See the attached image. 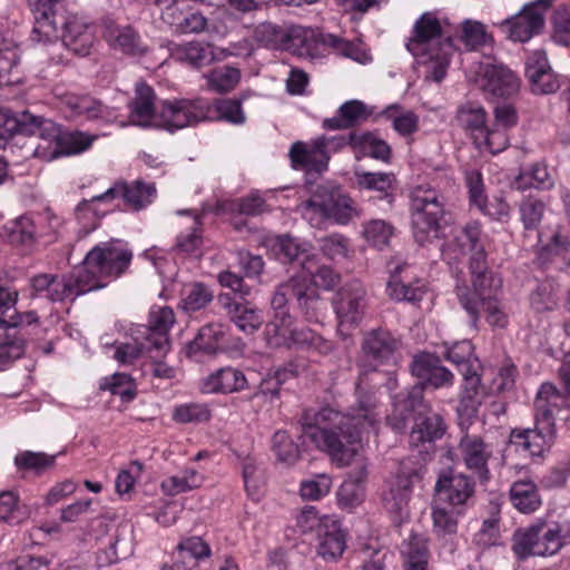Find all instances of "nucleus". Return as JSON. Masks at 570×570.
<instances>
[{"mask_svg":"<svg viewBox=\"0 0 570 570\" xmlns=\"http://www.w3.org/2000/svg\"><path fill=\"white\" fill-rule=\"evenodd\" d=\"M481 234L478 222L468 223L456 228L453 239L442 243L440 250L442 254L450 250L462 255L470 253V284L458 277L455 285L458 301L469 317L470 326L476 330L484 313L491 326L503 328L508 324V317L499 299L502 279L489 269Z\"/></svg>","mask_w":570,"mask_h":570,"instance_id":"obj_1","label":"nucleus"},{"mask_svg":"<svg viewBox=\"0 0 570 570\" xmlns=\"http://www.w3.org/2000/svg\"><path fill=\"white\" fill-rule=\"evenodd\" d=\"M132 253L118 240L101 243L91 248L81 268L69 275L39 274L31 278L35 295L51 302H63L107 286L129 267Z\"/></svg>","mask_w":570,"mask_h":570,"instance_id":"obj_2","label":"nucleus"},{"mask_svg":"<svg viewBox=\"0 0 570 570\" xmlns=\"http://www.w3.org/2000/svg\"><path fill=\"white\" fill-rule=\"evenodd\" d=\"M375 402L372 395L360 400L357 414L343 413L331 406L306 410L299 419L301 438L326 452L338 466L350 465L358 454L362 433L372 422Z\"/></svg>","mask_w":570,"mask_h":570,"instance_id":"obj_3","label":"nucleus"},{"mask_svg":"<svg viewBox=\"0 0 570 570\" xmlns=\"http://www.w3.org/2000/svg\"><path fill=\"white\" fill-rule=\"evenodd\" d=\"M421 387H410L404 394L395 396L394 410L387 415L389 425L400 432L406 428L409 415L413 416L414 424L411 428L409 443L411 448H420V453L433 448V443L441 439L446 430L443 417L433 411L424 396H421Z\"/></svg>","mask_w":570,"mask_h":570,"instance_id":"obj_4","label":"nucleus"},{"mask_svg":"<svg viewBox=\"0 0 570 570\" xmlns=\"http://www.w3.org/2000/svg\"><path fill=\"white\" fill-rule=\"evenodd\" d=\"M406 49L415 57L419 65L426 68L425 80L435 82L443 80L450 65L453 43L451 36L433 13L425 12L416 20Z\"/></svg>","mask_w":570,"mask_h":570,"instance_id":"obj_5","label":"nucleus"},{"mask_svg":"<svg viewBox=\"0 0 570 570\" xmlns=\"http://www.w3.org/2000/svg\"><path fill=\"white\" fill-rule=\"evenodd\" d=\"M564 405V397L551 383H543L535 400V422L533 429H513L510 444L517 451L531 456H541L549 451L556 439V413Z\"/></svg>","mask_w":570,"mask_h":570,"instance_id":"obj_6","label":"nucleus"},{"mask_svg":"<svg viewBox=\"0 0 570 570\" xmlns=\"http://www.w3.org/2000/svg\"><path fill=\"white\" fill-rule=\"evenodd\" d=\"M412 232L415 242L429 247L444 236L448 210L445 197L430 185H419L410 191Z\"/></svg>","mask_w":570,"mask_h":570,"instance_id":"obj_7","label":"nucleus"},{"mask_svg":"<svg viewBox=\"0 0 570 570\" xmlns=\"http://www.w3.org/2000/svg\"><path fill=\"white\" fill-rule=\"evenodd\" d=\"M348 135L334 137H318L311 146L303 141H296L289 149V158L292 167L296 170H305L307 173H323L328 167L331 153L338 151L345 146L357 148V140L350 139Z\"/></svg>","mask_w":570,"mask_h":570,"instance_id":"obj_8","label":"nucleus"},{"mask_svg":"<svg viewBox=\"0 0 570 570\" xmlns=\"http://www.w3.org/2000/svg\"><path fill=\"white\" fill-rule=\"evenodd\" d=\"M564 539L560 524L537 523L513 534L512 550L520 560L553 556L563 547Z\"/></svg>","mask_w":570,"mask_h":570,"instance_id":"obj_9","label":"nucleus"},{"mask_svg":"<svg viewBox=\"0 0 570 570\" xmlns=\"http://www.w3.org/2000/svg\"><path fill=\"white\" fill-rule=\"evenodd\" d=\"M425 472V468L412 459L402 461L397 472L385 482L382 492L384 508L402 518L406 512L413 485L423 479Z\"/></svg>","mask_w":570,"mask_h":570,"instance_id":"obj_10","label":"nucleus"},{"mask_svg":"<svg viewBox=\"0 0 570 570\" xmlns=\"http://www.w3.org/2000/svg\"><path fill=\"white\" fill-rule=\"evenodd\" d=\"M304 206L305 208L318 209L325 217L332 218L341 225L362 216V208L332 183L318 185Z\"/></svg>","mask_w":570,"mask_h":570,"instance_id":"obj_11","label":"nucleus"},{"mask_svg":"<svg viewBox=\"0 0 570 570\" xmlns=\"http://www.w3.org/2000/svg\"><path fill=\"white\" fill-rule=\"evenodd\" d=\"M207 111V101L202 98L164 101L156 116V127L168 131L183 129L206 120Z\"/></svg>","mask_w":570,"mask_h":570,"instance_id":"obj_12","label":"nucleus"},{"mask_svg":"<svg viewBox=\"0 0 570 570\" xmlns=\"http://www.w3.org/2000/svg\"><path fill=\"white\" fill-rule=\"evenodd\" d=\"M400 346V340L390 331L381 327L371 330L363 336L360 365L365 371H375L379 365L389 363Z\"/></svg>","mask_w":570,"mask_h":570,"instance_id":"obj_13","label":"nucleus"},{"mask_svg":"<svg viewBox=\"0 0 570 570\" xmlns=\"http://www.w3.org/2000/svg\"><path fill=\"white\" fill-rule=\"evenodd\" d=\"M61 40L67 49L79 57L89 56L96 43V28L77 14L63 13L58 17Z\"/></svg>","mask_w":570,"mask_h":570,"instance_id":"obj_14","label":"nucleus"},{"mask_svg":"<svg viewBox=\"0 0 570 570\" xmlns=\"http://www.w3.org/2000/svg\"><path fill=\"white\" fill-rule=\"evenodd\" d=\"M366 291L358 281L342 286L334 295L332 304L341 326H356L363 318L366 306Z\"/></svg>","mask_w":570,"mask_h":570,"instance_id":"obj_15","label":"nucleus"},{"mask_svg":"<svg viewBox=\"0 0 570 570\" xmlns=\"http://www.w3.org/2000/svg\"><path fill=\"white\" fill-rule=\"evenodd\" d=\"M434 490L439 501L448 503L452 508H461L465 511L466 508L474 503L475 483L463 473L451 471L441 474Z\"/></svg>","mask_w":570,"mask_h":570,"instance_id":"obj_16","label":"nucleus"},{"mask_svg":"<svg viewBox=\"0 0 570 570\" xmlns=\"http://www.w3.org/2000/svg\"><path fill=\"white\" fill-rule=\"evenodd\" d=\"M411 373L420 381L412 387H421V396H424V390L432 387L434 390L453 384V373L441 364L439 356L431 353H420L415 355L410 365Z\"/></svg>","mask_w":570,"mask_h":570,"instance_id":"obj_17","label":"nucleus"},{"mask_svg":"<svg viewBox=\"0 0 570 570\" xmlns=\"http://www.w3.org/2000/svg\"><path fill=\"white\" fill-rule=\"evenodd\" d=\"M551 3V0H539L534 4L523 8L513 18L505 21L509 38L513 41L525 42L533 36L539 35L544 26L543 10Z\"/></svg>","mask_w":570,"mask_h":570,"instance_id":"obj_18","label":"nucleus"},{"mask_svg":"<svg viewBox=\"0 0 570 570\" xmlns=\"http://www.w3.org/2000/svg\"><path fill=\"white\" fill-rule=\"evenodd\" d=\"M156 196L154 184H146L142 180H135L131 184L117 181L105 193L94 196L92 200L111 202L117 197H122L125 204L134 210H140L153 202Z\"/></svg>","mask_w":570,"mask_h":570,"instance_id":"obj_19","label":"nucleus"},{"mask_svg":"<svg viewBox=\"0 0 570 570\" xmlns=\"http://www.w3.org/2000/svg\"><path fill=\"white\" fill-rule=\"evenodd\" d=\"M175 322L174 312L169 307H159L149 313L148 324L140 332L149 343L148 350L161 357L170 350L168 332Z\"/></svg>","mask_w":570,"mask_h":570,"instance_id":"obj_20","label":"nucleus"},{"mask_svg":"<svg viewBox=\"0 0 570 570\" xmlns=\"http://www.w3.org/2000/svg\"><path fill=\"white\" fill-rule=\"evenodd\" d=\"M60 0H29L33 14L31 39L36 42H49L59 38L58 12L56 7Z\"/></svg>","mask_w":570,"mask_h":570,"instance_id":"obj_21","label":"nucleus"},{"mask_svg":"<svg viewBox=\"0 0 570 570\" xmlns=\"http://www.w3.org/2000/svg\"><path fill=\"white\" fill-rule=\"evenodd\" d=\"M295 306L308 322H320L327 311V301L308 276H295Z\"/></svg>","mask_w":570,"mask_h":570,"instance_id":"obj_22","label":"nucleus"},{"mask_svg":"<svg viewBox=\"0 0 570 570\" xmlns=\"http://www.w3.org/2000/svg\"><path fill=\"white\" fill-rule=\"evenodd\" d=\"M479 370L480 367H471L469 373H461L464 383L456 412L462 429L470 423L471 419L476 416L482 400L487 394L485 387L481 384Z\"/></svg>","mask_w":570,"mask_h":570,"instance_id":"obj_23","label":"nucleus"},{"mask_svg":"<svg viewBox=\"0 0 570 570\" xmlns=\"http://www.w3.org/2000/svg\"><path fill=\"white\" fill-rule=\"evenodd\" d=\"M458 118L462 127L471 131L480 132L489 147L495 154L507 146V139L497 130H491L487 125V112L482 106L466 104L459 109Z\"/></svg>","mask_w":570,"mask_h":570,"instance_id":"obj_24","label":"nucleus"},{"mask_svg":"<svg viewBox=\"0 0 570 570\" xmlns=\"http://www.w3.org/2000/svg\"><path fill=\"white\" fill-rule=\"evenodd\" d=\"M291 304L295 305V276L279 284L272 296L271 306L274 311V321L267 324L268 333L286 335V330L293 325V317L289 313Z\"/></svg>","mask_w":570,"mask_h":570,"instance_id":"obj_25","label":"nucleus"},{"mask_svg":"<svg viewBox=\"0 0 570 570\" xmlns=\"http://www.w3.org/2000/svg\"><path fill=\"white\" fill-rule=\"evenodd\" d=\"M217 303L225 311L227 317L246 334L255 333L264 323L261 311L247 302L237 301L230 294L218 295Z\"/></svg>","mask_w":570,"mask_h":570,"instance_id":"obj_26","label":"nucleus"},{"mask_svg":"<svg viewBox=\"0 0 570 570\" xmlns=\"http://www.w3.org/2000/svg\"><path fill=\"white\" fill-rule=\"evenodd\" d=\"M518 77L503 65L487 63L483 67L481 89L492 97L508 98L518 92Z\"/></svg>","mask_w":570,"mask_h":570,"instance_id":"obj_27","label":"nucleus"},{"mask_svg":"<svg viewBox=\"0 0 570 570\" xmlns=\"http://www.w3.org/2000/svg\"><path fill=\"white\" fill-rule=\"evenodd\" d=\"M525 77L530 82L531 91L535 95H549L560 87L543 51H534L529 56L525 63Z\"/></svg>","mask_w":570,"mask_h":570,"instance_id":"obj_28","label":"nucleus"},{"mask_svg":"<svg viewBox=\"0 0 570 570\" xmlns=\"http://www.w3.org/2000/svg\"><path fill=\"white\" fill-rule=\"evenodd\" d=\"M459 450L466 468L478 474L482 482L488 481V461L492 456L490 446L480 436L466 433L460 440Z\"/></svg>","mask_w":570,"mask_h":570,"instance_id":"obj_29","label":"nucleus"},{"mask_svg":"<svg viewBox=\"0 0 570 570\" xmlns=\"http://www.w3.org/2000/svg\"><path fill=\"white\" fill-rule=\"evenodd\" d=\"M305 365L298 361H291L284 366L268 372L257 386V391L253 393L248 400L252 401L256 397H264L271 403L279 399V392L283 384L289 379L297 377Z\"/></svg>","mask_w":570,"mask_h":570,"instance_id":"obj_30","label":"nucleus"},{"mask_svg":"<svg viewBox=\"0 0 570 570\" xmlns=\"http://www.w3.org/2000/svg\"><path fill=\"white\" fill-rule=\"evenodd\" d=\"M322 531L317 533V553L326 561L337 560L346 548L345 534L338 520L326 518Z\"/></svg>","mask_w":570,"mask_h":570,"instance_id":"obj_31","label":"nucleus"},{"mask_svg":"<svg viewBox=\"0 0 570 570\" xmlns=\"http://www.w3.org/2000/svg\"><path fill=\"white\" fill-rule=\"evenodd\" d=\"M248 387L245 374L235 367H222L204 379V393H236Z\"/></svg>","mask_w":570,"mask_h":570,"instance_id":"obj_32","label":"nucleus"},{"mask_svg":"<svg viewBox=\"0 0 570 570\" xmlns=\"http://www.w3.org/2000/svg\"><path fill=\"white\" fill-rule=\"evenodd\" d=\"M107 42L116 50L129 56H142L147 46L131 26L110 24L105 30Z\"/></svg>","mask_w":570,"mask_h":570,"instance_id":"obj_33","label":"nucleus"},{"mask_svg":"<svg viewBox=\"0 0 570 570\" xmlns=\"http://www.w3.org/2000/svg\"><path fill=\"white\" fill-rule=\"evenodd\" d=\"M156 95L154 89L145 82H138L135 89V97L130 101V119L135 125L147 127L156 126L155 108Z\"/></svg>","mask_w":570,"mask_h":570,"instance_id":"obj_34","label":"nucleus"},{"mask_svg":"<svg viewBox=\"0 0 570 570\" xmlns=\"http://www.w3.org/2000/svg\"><path fill=\"white\" fill-rule=\"evenodd\" d=\"M355 184L358 189L375 190L379 198L389 206L394 200L395 176L392 173L355 171Z\"/></svg>","mask_w":570,"mask_h":570,"instance_id":"obj_35","label":"nucleus"},{"mask_svg":"<svg viewBox=\"0 0 570 570\" xmlns=\"http://www.w3.org/2000/svg\"><path fill=\"white\" fill-rule=\"evenodd\" d=\"M278 258L284 263H297L304 271L311 272L313 258L308 255L305 244H301L296 238L283 235L276 242Z\"/></svg>","mask_w":570,"mask_h":570,"instance_id":"obj_36","label":"nucleus"},{"mask_svg":"<svg viewBox=\"0 0 570 570\" xmlns=\"http://www.w3.org/2000/svg\"><path fill=\"white\" fill-rule=\"evenodd\" d=\"M171 57L178 61L186 62L194 68H202L214 60L209 46L198 41H190L185 45H175L171 49Z\"/></svg>","mask_w":570,"mask_h":570,"instance_id":"obj_37","label":"nucleus"},{"mask_svg":"<svg viewBox=\"0 0 570 570\" xmlns=\"http://www.w3.org/2000/svg\"><path fill=\"white\" fill-rule=\"evenodd\" d=\"M285 333L284 337H287L294 345L301 348L314 350L323 355H327L333 351V343L331 341L322 337L308 327L289 326Z\"/></svg>","mask_w":570,"mask_h":570,"instance_id":"obj_38","label":"nucleus"},{"mask_svg":"<svg viewBox=\"0 0 570 570\" xmlns=\"http://www.w3.org/2000/svg\"><path fill=\"white\" fill-rule=\"evenodd\" d=\"M254 40L259 45L273 50H284L289 47L291 35L282 27L272 22L258 24L253 32Z\"/></svg>","mask_w":570,"mask_h":570,"instance_id":"obj_39","label":"nucleus"},{"mask_svg":"<svg viewBox=\"0 0 570 570\" xmlns=\"http://www.w3.org/2000/svg\"><path fill=\"white\" fill-rule=\"evenodd\" d=\"M510 497L513 505L522 513L534 512L541 503L537 485L530 480L515 481Z\"/></svg>","mask_w":570,"mask_h":570,"instance_id":"obj_40","label":"nucleus"},{"mask_svg":"<svg viewBox=\"0 0 570 570\" xmlns=\"http://www.w3.org/2000/svg\"><path fill=\"white\" fill-rule=\"evenodd\" d=\"M224 334L219 326L206 325L203 326L194 341L187 345V355L189 357L196 356L197 353L214 355L218 351L219 342Z\"/></svg>","mask_w":570,"mask_h":570,"instance_id":"obj_41","label":"nucleus"},{"mask_svg":"<svg viewBox=\"0 0 570 570\" xmlns=\"http://www.w3.org/2000/svg\"><path fill=\"white\" fill-rule=\"evenodd\" d=\"M464 513L461 508L441 507L435 503L432 507L433 530L438 537L445 538L458 531L459 518Z\"/></svg>","mask_w":570,"mask_h":570,"instance_id":"obj_42","label":"nucleus"},{"mask_svg":"<svg viewBox=\"0 0 570 570\" xmlns=\"http://www.w3.org/2000/svg\"><path fill=\"white\" fill-rule=\"evenodd\" d=\"M210 556L209 546L200 537L183 539L177 546L176 559L185 562V570L197 564L198 559Z\"/></svg>","mask_w":570,"mask_h":570,"instance_id":"obj_43","label":"nucleus"},{"mask_svg":"<svg viewBox=\"0 0 570 570\" xmlns=\"http://www.w3.org/2000/svg\"><path fill=\"white\" fill-rule=\"evenodd\" d=\"M208 117L206 120L223 119L228 122L240 125L245 122V115L242 104L236 99H216L213 105L207 102Z\"/></svg>","mask_w":570,"mask_h":570,"instance_id":"obj_44","label":"nucleus"},{"mask_svg":"<svg viewBox=\"0 0 570 570\" xmlns=\"http://www.w3.org/2000/svg\"><path fill=\"white\" fill-rule=\"evenodd\" d=\"M202 475L195 469L187 468L180 474L163 480L160 488L167 495H177L200 487Z\"/></svg>","mask_w":570,"mask_h":570,"instance_id":"obj_45","label":"nucleus"},{"mask_svg":"<svg viewBox=\"0 0 570 570\" xmlns=\"http://www.w3.org/2000/svg\"><path fill=\"white\" fill-rule=\"evenodd\" d=\"M559 284L553 278L541 281L530 296L535 312L552 311L558 305Z\"/></svg>","mask_w":570,"mask_h":570,"instance_id":"obj_46","label":"nucleus"},{"mask_svg":"<svg viewBox=\"0 0 570 570\" xmlns=\"http://www.w3.org/2000/svg\"><path fill=\"white\" fill-rule=\"evenodd\" d=\"M92 140L94 137L87 136L80 131H62L58 147H55L50 154V159L79 154L89 148Z\"/></svg>","mask_w":570,"mask_h":570,"instance_id":"obj_47","label":"nucleus"},{"mask_svg":"<svg viewBox=\"0 0 570 570\" xmlns=\"http://www.w3.org/2000/svg\"><path fill=\"white\" fill-rule=\"evenodd\" d=\"M444 357L456 366L460 373H469L471 367H481L476 357L473 355V345L470 341H461L449 347Z\"/></svg>","mask_w":570,"mask_h":570,"instance_id":"obj_48","label":"nucleus"},{"mask_svg":"<svg viewBox=\"0 0 570 570\" xmlns=\"http://www.w3.org/2000/svg\"><path fill=\"white\" fill-rule=\"evenodd\" d=\"M350 139L357 140V148H361L372 158L382 160L384 163L390 161L391 147L386 141L380 139L373 132H351Z\"/></svg>","mask_w":570,"mask_h":570,"instance_id":"obj_49","label":"nucleus"},{"mask_svg":"<svg viewBox=\"0 0 570 570\" xmlns=\"http://www.w3.org/2000/svg\"><path fill=\"white\" fill-rule=\"evenodd\" d=\"M32 114L22 111L14 115L9 108L0 107V130L8 136L23 135L32 128Z\"/></svg>","mask_w":570,"mask_h":570,"instance_id":"obj_50","label":"nucleus"},{"mask_svg":"<svg viewBox=\"0 0 570 570\" xmlns=\"http://www.w3.org/2000/svg\"><path fill=\"white\" fill-rule=\"evenodd\" d=\"M239 69L230 66L215 68L207 75L209 88L217 92L232 91L239 82Z\"/></svg>","mask_w":570,"mask_h":570,"instance_id":"obj_51","label":"nucleus"},{"mask_svg":"<svg viewBox=\"0 0 570 570\" xmlns=\"http://www.w3.org/2000/svg\"><path fill=\"white\" fill-rule=\"evenodd\" d=\"M399 105L387 106L382 115L392 121L393 128L402 136H409L419 129V117L413 111L399 112Z\"/></svg>","mask_w":570,"mask_h":570,"instance_id":"obj_52","label":"nucleus"},{"mask_svg":"<svg viewBox=\"0 0 570 570\" xmlns=\"http://www.w3.org/2000/svg\"><path fill=\"white\" fill-rule=\"evenodd\" d=\"M513 186L519 190H524L530 187L547 188L552 186V183L547 167L534 164L529 171H520L513 181Z\"/></svg>","mask_w":570,"mask_h":570,"instance_id":"obj_53","label":"nucleus"},{"mask_svg":"<svg viewBox=\"0 0 570 570\" xmlns=\"http://www.w3.org/2000/svg\"><path fill=\"white\" fill-rule=\"evenodd\" d=\"M273 451L278 461L286 465H293L299 459L298 446L289 438L286 431H276L272 439Z\"/></svg>","mask_w":570,"mask_h":570,"instance_id":"obj_54","label":"nucleus"},{"mask_svg":"<svg viewBox=\"0 0 570 570\" xmlns=\"http://www.w3.org/2000/svg\"><path fill=\"white\" fill-rule=\"evenodd\" d=\"M546 204L537 198L529 197L519 205L520 219L525 230H537L543 218Z\"/></svg>","mask_w":570,"mask_h":570,"instance_id":"obj_55","label":"nucleus"},{"mask_svg":"<svg viewBox=\"0 0 570 570\" xmlns=\"http://www.w3.org/2000/svg\"><path fill=\"white\" fill-rule=\"evenodd\" d=\"M67 106L75 115L85 116L88 119H97L104 116L106 106L90 96H71L66 100Z\"/></svg>","mask_w":570,"mask_h":570,"instance_id":"obj_56","label":"nucleus"},{"mask_svg":"<svg viewBox=\"0 0 570 570\" xmlns=\"http://www.w3.org/2000/svg\"><path fill=\"white\" fill-rule=\"evenodd\" d=\"M24 344L23 335H18V333H11L10 331L4 333V338L0 343V370L22 356Z\"/></svg>","mask_w":570,"mask_h":570,"instance_id":"obj_57","label":"nucleus"},{"mask_svg":"<svg viewBox=\"0 0 570 570\" xmlns=\"http://www.w3.org/2000/svg\"><path fill=\"white\" fill-rule=\"evenodd\" d=\"M56 455H48L42 452L24 451L16 455L14 463L19 469L33 470L41 473L53 466Z\"/></svg>","mask_w":570,"mask_h":570,"instance_id":"obj_58","label":"nucleus"},{"mask_svg":"<svg viewBox=\"0 0 570 570\" xmlns=\"http://www.w3.org/2000/svg\"><path fill=\"white\" fill-rule=\"evenodd\" d=\"M214 298L213 292L202 283L193 284L183 298V307L187 312H196L206 307Z\"/></svg>","mask_w":570,"mask_h":570,"instance_id":"obj_59","label":"nucleus"},{"mask_svg":"<svg viewBox=\"0 0 570 570\" xmlns=\"http://www.w3.org/2000/svg\"><path fill=\"white\" fill-rule=\"evenodd\" d=\"M393 227L382 219H373L364 225L363 235L373 246L382 248L387 245Z\"/></svg>","mask_w":570,"mask_h":570,"instance_id":"obj_60","label":"nucleus"},{"mask_svg":"<svg viewBox=\"0 0 570 570\" xmlns=\"http://www.w3.org/2000/svg\"><path fill=\"white\" fill-rule=\"evenodd\" d=\"M242 472L247 493L252 497L258 494L264 478L257 461L252 456L245 458L242 462Z\"/></svg>","mask_w":570,"mask_h":570,"instance_id":"obj_61","label":"nucleus"},{"mask_svg":"<svg viewBox=\"0 0 570 570\" xmlns=\"http://www.w3.org/2000/svg\"><path fill=\"white\" fill-rule=\"evenodd\" d=\"M210 419V411L205 404L189 403L177 406L174 420L179 423H202Z\"/></svg>","mask_w":570,"mask_h":570,"instance_id":"obj_62","label":"nucleus"},{"mask_svg":"<svg viewBox=\"0 0 570 570\" xmlns=\"http://www.w3.org/2000/svg\"><path fill=\"white\" fill-rule=\"evenodd\" d=\"M26 518V513L18 505V497L11 491L0 493V521L9 523H20Z\"/></svg>","mask_w":570,"mask_h":570,"instance_id":"obj_63","label":"nucleus"},{"mask_svg":"<svg viewBox=\"0 0 570 570\" xmlns=\"http://www.w3.org/2000/svg\"><path fill=\"white\" fill-rule=\"evenodd\" d=\"M407 557L406 570H426L428 564V548L423 540L413 537L405 551Z\"/></svg>","mask_w":570,"mask_h":570,"instance_id":"obj_64","label":"nucleus"}]
</instances>
